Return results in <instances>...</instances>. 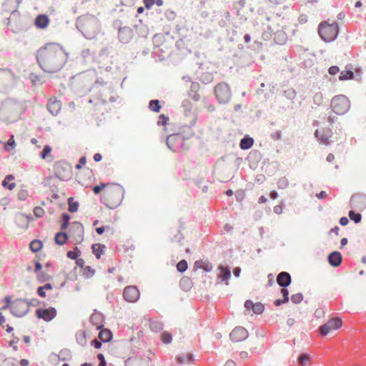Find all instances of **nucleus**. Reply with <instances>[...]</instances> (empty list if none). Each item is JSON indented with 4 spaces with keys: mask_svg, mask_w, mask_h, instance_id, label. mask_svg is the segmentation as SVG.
Wrapping results in <instances>:
<instances>
[{
    "mask_svg": "<svg viewBox=\"0 0 366 366\" xmlns=\"http://www.w3.org/2000/svg\"><path fill=\"white\" fill-rule=\"evenodd\" d=\"M40 66L47 72H55L61 69L68 59V54L61 45L50 42L41 47L36 54Z\"/></svg>",
    "mask_w": 366,
    "mask_h": 366,
    "instance_id": "f257e3e1",
    "label": "nucleus"
},
{
    "mask_svg": "<svg viewBox=\"0 0 366 366\" xmlns=\"http://www.w3.org/2000/svg\"><path fill=\"white\" fill-rule=\"evenodd\" d=\"M124 193V188L120 184L110 183L101 194V202L109 209H116L122 203Z\"/></svg>",
    "mask_w": 366,
    "mask_h": 366,
    "instance_id": "f03ea898",
    "label": "nucleus"
},
{
    "mask_svg": "<svg viewBox=\"0 0 366 366\" xmlns=\"http://www.w3.org/2000/svg\"><path fill=\"white\" fill-rule=\"evenodd\" d=\"M6 305L1 308L2 310L10 309L11 312L16 317H23L29 310V304L23 299H17L11 302V297L7 296L4 298Z\"/></svg>",
    "mask_w": 366,
    "mask_h": 366,
    "instance_id": "7ed1b4c3",
    "label": "nucleus"
},
{
    "mask_svg": "<svg viewBox=\"0 0 366 366\" xmlns=\"http://www.w3.org/2000/svg\"><path fill=\"white\" fill-rule=\"evenodd\" d=\"M16 75L9 69H0V93L6 94L16 83Z\"/></svg>",
    "mask_w": 366,
    "mask_h": 366,
    "instance_id": "20e7f679",
    "label": "nucleus"
},
{
    "mask_svg": "<svg viewBox=\"0 0 366 366\" xmlns=\"http://www.w3.org/2000/svg\"><path fill=\"white\" fill-rule=\"evenodd\" d=\"M318 33L325 41L330 42L335 40L338 34V24L335 21H323L319 25Z\"/></svg>",
    "mask_w": 366,
    "mask_h": 366,
    "instance_id": "39448f33",
    "label": "nucleus"
},
{
    "mask_svg": "<svg viewBox=\"0 0 366 366\" xmlns=\"http://www.w3.org/2000/svg\"><path fill=\"white\" fill-rule=\"evenodd\" d=\"M350 107V101L344 95H337L332 99L331 108L338 115L345 114L349 110Z\"/></svg>",
    "mask_w": 366,
    "mask_h": 366,
    "instance_id": "423d86ee",
    "label": "nucleus"
},
{
    "mask_svg": "<svg viewBox=\"0 0 366 366\" xmlns=\"http://www.w3.org/2000/svg\"><path fill=\"white\" fill-rule=\"evenodd\" d=\"M214 94L221 104L227 103L232 97V92L229 85L226 83H219L214 87Z\"/></svg>",
    "mask_w": 366,
    "mask_h": 366,
    "instance_id": "0eeeda50",
    "label": "nucleus"
},
{
    "mask_svg": "<svg viewBox=\"0 0 366 366\" xmlns=\"http://www.w3.org/2000/svg\"><path fill=\"white\" fill-rule=\"evenodd\" d=\"M84 226L79 222H74L69 229V237L75 244H80L84 239Z\"/></svg>",
    "mask_w": 366,
    "mask_h": 366,
    "instance_id": "6e6552de",
    "label": "nucleus"
},
{
    "mask_svg": "<svg viewBox=\"0 0 366 366\" xmlns=\"http://www.w3.org/2000/svg\"><path fill=\"white\" fill-rule=\"evenodd\" d=\"M55 171L56 176L61 180L70 179L72 174V167L69 162H56Z\"/></svg>",
    "mask_w": 366,
    "mask_h": 366,
    "instance_id": "1a4fd4ad",
    "label": "nucleus"
},
{
    "mask_svg": "<svg viewBox=\"0 0 366 366\" xmlns=\"http://www.w3.org/2000/svg\"><path fill=\"white\" fill-rule=\"evenodd\" d=\"M342 326V320L339 317H332L325 324L320 327L319 331L321 335L326 336L330 332L340 329Z\"/></svg>",
    "mask_w": 366,
    "mask_h": 366,
    "instance_id": "9d476101",
    "label": "nucleus"
},
{
    "mask_svg": "<svg viewBox=\"0 0 366 366\" xmlns=\"http://www.w3.org/2000/svg\"><path fill=\"white\" fill-rule=\"evenodd\" d=\"M350 205L352 208L362 211L366 208V194H355L350 199Z\"/></svg>",
    "mask_w": 366,
    "mask_h": 366,
    "instance_id": "9b49d317",
    "label": "nucleus"
},
{
    "mask_svg": "<svg viewBox=\"0 0 366 366\" xmlns=\"http://www.w3.org/2000/svg\"><path fill=\"white\" fill-rule=\"evenodd\" d=\"M19 6V0H4L1 6L2 14H15Z\"/></svg>",
    "mask_w": 366,
    "mask_h": 366,
    "instance_id": "f8f14e48",
    "label": "nucleus"
},
{
    "mask_svg": "<svg viewBox=\"0 0 366 366\" xmlns=\"http://www.w3.org/2000/svg\"><path fill=\"white\" fill-rule=\"evenodd\" d=\"M124 300L129 302H135L139 298V291L135 286H127L123 292Z\"/></svg>",
    "mask_w": 366,
    "mask_h": 366,
    "instance_id": "ddd939ff",
    "label": "nucleus"
},
{
    "mask_svg": "<svg viewBox=\"0 0 366 366\" xmlns=\"http://www.w3.org/2000/svg\"><path fill=\"white\" fill-rule=\"evenodd\" d=\"M36 315L38 318L49 322L56 317V310L51 307L46 309L39 308L36 310Z\"/></svg>",
    "mask_w": 366,
    "mask_h": 366,
    "instance_id": "4468645a",
    "label": "nucleus"
},
{
    "mask_svg": "<svg viewBox=\"0 0 366 366\" xmlns=\"http://www.w3.org/2000/svg\"><path fill=\"white\" fill-rule=\"evenodd\" d=\"M229 337L233 342H241L247 338L248 332L243 327H236L230 332Z\"/></svg>",
    "mask_w": 366,
    "mask_h": 366,
    "instance_id": "2eb2a0df",
    "label": "nucleus"
},
{
    "mask_svg": "<svg viewBox=\"0 0 366 366\" xmlns=\"http://www.w3.org/2000/svg\"><path fill=\"white\" fill-rule=\"evenodd\" d=\"M90 322L96 327L97 330H100L104 327V316L100 312H94L90 317Z\"/></svg>",
    "mask_w": 366,
    "mask_h": 366,
    "instance_id": "dca6fc26",
    "label": "nucleus"
},
{
    "mask_svg": "<svg viewBox=\"0 0 366 366\" xmlns=\"http://www.w3.org/2000/svg\"><path fill=\"white\" fill-rule=\"evenodd\" d=\"M277 284L282 287H286L291 283V276L288 272H282L277 277Z\"/></svg>",
    "mask_w": 366,
    "mask_h": 366,
    "instance_id": "f3484780",
    "label": "nucleus"
},
{
    "mask_svg": "<svg viewBox=\"0 0 366 366\" xmlns=\"http://www.w3.org/2000/svg\"><path fill=\"white\" fill-rule=\"evenodd\" d=\"M218 269L220 271V273L218 274V278L225 282V284L227 285L229 284L228 280L231 277L229 268L223 265H219L218 267Z\"/></svg>",
    "mask_w": 366,
    "mask_h": 366,
    "instance_id": "a211bd4d",
    "label": "nucleus"
},
{
    "mask_svg": "<svg viewBox=\"0 0 366 366\" xmlns=\"http://www.w3.org/2000/svg\"><path fill=\"white\" fill-rule=\"evenodd\" d=\"M47 109L52 115H57L61 110V103L59 101L50 99L47 104Z\"/></svg>",
    "mask_w": 366,
    "mask_h": 366,
    "instance_id": "6ab92c4d",
    "label": "nucleus"
},
{
    "mask_svg": "<svg viewBox=\"0 0 366 366\" xmlns=\"http://www.w3.org/2000/svg\"><path fill=\"white\" fill-rule=\"evenodd\" d=\"M328 261L331 265L337 267L342 262V255L339 252H333L329 255Z\"/></svg>",
    "mask_w": 366,
    "mask_h": 366,
    "instance_id": "aec40b11",
    "label": "nucleus"
},
{
    "mask_svg": "<svg viewBox=\"0 0 366 366\" xmlns=\"http://www.w3.org/2000/svg\"><path fill=\"white\" fill-rule=\"evenodd\" d=\"M92 252L95 255V257L97 259H100L101 256L102 254H104V253L105 252L106 246L104 244H102L100 243H97V244H94L92 246Z\"/></svg>",
    "mask_w": 366,
    "mask_h": 366,
    "instance_id": "412c9836",
    "label": "nucleus"
},
{
    "mask_svg": "<svg viewBox=\"0 0 366 366\" xmlns=\"http://www.w3.org/2000/svg\"><path fill=\"white\" fill-rule=\"evenodd\" d=\"M194 360V357L191 353L179 355L176 357V361L179 365L190 364L192 363Z\"/></svg>",
    "mask_w": 366,
    "mask_h": 366,
    "instance_id": "4be33fe9",
    "label": "nucleus"
},
{
    "mask_svg": "<svg viewBox=\"0 0 366 366\" xmlns=\"http://www.w3.org/2000/svg\"><path fill=\"white\" fill-rule=\"evenodd\" d=\"M194 267L198 269H202L205 272H210L213 268L212 264L207 260L196 261L194 262Z\"/></svg>",
    "mask_w": 366,
    "mask_h": 366,
    "instance_id": "5701e85b",
    "label": "nucleus"
},
{
    "mask_svg": "<svg viewBox=\"0 0 366 366\" xmlns=\"http://www.w3.org/2000/svg\"><path fill=\"white\" fill-rule=\"evenodd\" d=\"M14 177L12 174L6 175L4 179L2 181V186L9 190H12L15 188L16 184L14 182Z\"/></svg>",
    "mask_w": 366,
    "mask_h": 366,
    "instance_id": "b1692460",
    "label": "nucleus"
},
{
    "mask_svg": "<svg viewBox=\"0 0 366 366\" xmlns=\"http://www.w3.org/2000/svg\"><path fill=\"white\" fill-rule=\"evenodd\" d=\"M98 337L102 342H107L112 340V334L109 330L102 328L99 332Z\"/></svg>",
    "mask_w": 366,
    "mask_h": 366,
    "instance_id": "393cba45",
    "label": "nucleus"
},
{
    "mask_svg": "<svg viewBox=\"0 0 366 366\" xmlns=\"http://www.w3.org/2000/svg\"><path fill=\"white\" fill-rule=\"evenodd\" d=\"M69 234L65 232H57L54 237L55 243L58 245H64L68 240Z\"/></svg>",
    "mask_w": 366,
    "mask_h": 366,
    "instance_id": "a878e982",
    "label": "nucleus"
},
{
    "mask_svg": "<svg viewBox=\"0 0 366 366\" xmlns=\"http://www.w3.org/2000/svg\"><path fill=\"white\" fill-rule=\"evenodd\" d=\"M35 24L38 28L44 29L49 24V18L46 15H39L36 19Z\"/></svg>",
    "mask_w": 366,
    "mask_h": 366,
    "instance_id": "bb28decb",
    "label": "nucleus"
},
{
    "mask_svg": "<svg viewBox=\"0 0 366 366\" xmlns=\"http://www.w3.org/2000/svg\"><path fill=\"white\" fill-rule=\"evenodd\" d=\"M76 339L79 345L81 346H85L87 342L86 331L84 330H79L76 333Z\"/></svg>",
    "mask_w": 366,
    "mask_h": 366,
    "instance_id": "cd10ccee",
    "label": "nucleus"
},
{
    "mask_svg": "<svg viewBox=\"0 0 366 366\" xmlns=\"http://www.w3.org/2000/svg\"><path fill=\"white\" fill-rule=\"evenodd\" d=\"M281 294L282 295L283 300H276L274 302L275 306H280L281 305L286 303L289 301V292L285 287L281 289Z\"/></svg>",
    "mask_w": 366,
    "mask_h": 366,
    "instance_id": "c85d7f7f",
    "label": "nucleus"
},
{
    "mask_svg": "<svg viewBox=\"0 0 366 366\" xmlns=\"http://www.w3.org/2000/svg\"><path fill=\"white\" fill-rule=\"evenodd\" d=\"M254 144V140L251 137H244L242 139H241L239 143V147L242 149H248Z\"/></svg>",
    "mask_w": 366,
    "mask_h": 366,
    "instance_id": "c756f323",
    "label": "nucleus"
},
{
    "mask_svg": "<svg viewBox=\"0 0 366 366\" xmlns=\"http://www.w3.org/2000/svg\"><path fill=\"white\" fill-rule=\"evenodd\" d=\"M43 244L41 241L39 239H34L29 244L30 249L34 252H37L41 249Z\"/></svg>",
    "mask_w": 366,
    "mask_h": 366,
    "instance_id": "7c9ffc66",
    "label": "nucleus"
},
{
    "mask_svg": "<svg viewBox=\"0 0 366 366\" xmlns=\"http://www.w3.org/2000/svg\"><path fill=\"white\" fill-rule=\"evenodd\" d=\"M109 183H101L99 185H96L92 188V191L95 194H99L102 192V194L106 190L108 184Z\"/></svg>",
    "mask_w": 366,
    "mask_h": 366,
    "instance_id": "2f4dec72",
    "label": "nucleus"
},
{
    "mask_svg": "<svg viewBox=\"0 0 366 366\" xmlns=\"http://www.w3.org/2000/svg\"><path fill=\"white\" fill-rule=\"evenodd\" d=\"M68 204H69L68 210L70 212H75L78 210L79 203L77 202L74 201V199L72 197H70L68 199Z\"/></svg>",
    "mask_w": 366,
    "mask_h": 366,
    "instance_id": "473e14b6",
    "label": "nucleus"
},
{
    "mask_svg": "<svg viewBox=\"0 0 366 366\" xmlns=\"http://www.w3.org/2000/svg\"><path fill=\"white\" fill-rule=\"evenodd\" d=\"M354 76V74L352 71H342L339 76V79L341 81L352 79Z\"/></svg>",
    "mask_w": 366,
    "mask_h": 366,
    "instance_id": "72a5a7b5",
    "label": "nucleus"
},
{
    "mask_svg": "<svg viewBox=\"0 0 366 366\" xmlns=\"http://www.w3.org/2000/svg\"><path fill=\"white\" fill-rule=\"evenodd\" d=\"M95 273V269L90 266H85L82 269V274L86 278L92 277Z\"/></svg>",
    "mask_w": 366,
    "mask_h": 366,
    "instance_id": "f704fd0d",
    "label": "nucleus"
},
{
    "mask_svg": "<svg viewBox=\"0 0 366 366\" xmlns=\"http://www.w3.org/2000/svg\"><path fill=\"white\" fill-rule=\"evenodd\" d=\"M15 141L14 135H11L9 139L4 142V149L7 151H11L15 147Z\"/></svg>",
    "mask_w": 366,
    "mask_h": 366,
    "instance_id": "c9c22d12",
    "label": "nucleus"
},
{
    "mask_svg": "<svg viewBox=\"0 0 366 366\" xmlns=\"http://www.w3.org/2000/svg\"><path fill=\"white\" fill-rule=\"evenodd\" d=\"M161 340L164 344L170 343L172 340V336L171 333H169L168 332H163L161 334Z\"/></svg>",
    "mask_w": 366,
    "mask_h": 366,
    "instance_id": "e433bc0d",
    "label": "nucleus"
},
{
    "mask_svg": "<svg viewBox=\"0 0 366 366\" xmlns=\"http://www.w3.org/2000/svg\"><path fill=\"white\" fill-rule=\"evenodd\" d=\"M61 219H62V224L61 225V230H64L69 226V222L70 217H69V215L68 214L64 213L61 215Z\"/></svg>",
    "mask_w": 366,
    "mask_h": 366,
    "instance_id": "4c0bfd02",
    "label": "nucleus"
},
{
    "mask_svg": "<svg viewBox=\"0 0 366 366\" xmlns=\"http://www.w3.org/2000/svg\"><path fill=\"white\" fill-rule=\"evenodd\" d=\"M277 184L279 189H285L289 186V181L285 177H282L278 179Z\"/></svg>",
    "mask_w": 366,
    "mask_h": 366,
    "instance_id": "58836bf2",
    "label": "nucleus"
},
{
    "mask_svg": "<svg viewBox=\"0 0 366 366\" xmlns=\"http://www.w3.org/2000/svg\"><path fill=\"white\" fill-rule=\"evenodd\" d=\"M349 217L351 220L354 221L355 223H359L362 219V216L360 213H356L352 210L350 211Z\"/></svg>",
    "mask_w": 366,
    "mask_h": 366,
    "instance_id": "ea45409f",
    "label": "nucleus"
},
{
    "mask_svg": "<svg viewBox=\"0 0 366 366\" xmlns=\"http://www.w3.org/2000/svg\"><path fill=\"white\" fill-rule=\"evenodd\" d=\"M149 109L152 111H154L155 112H159L161 109V106L159 105V102L158 100L150 101Z\"/></svg>",
    "mask_w": 366,
    "mask_h": 366,
    "instance_id": "a19ab883",
    "label": "nucleus"
},
{
    "mask_svg": "<svg viewBox=\"0 0 366 366\" xmlns=\"http://www.w3.org/2000/svg\"><path fill=\"white\" fill-rule=\"evenodd\" d=\"M34 215L36 218H41L45 214L44 209L41 207H35L33 210Z\"/></svg>",
    "mask_w": 366,
    "mask_h": 366,
    "instance_id": "79ce46f5",
    "label": "nucleus"
},
{
    "mask_svg": "<svg viewBox=\"0 0 366 366\" xmlns=\"http://www.w3.org/2000/svg\"><path fill=\"white\" fill-rule=\"evenodd\" d=\"M80 254V251L76 247L74 251H69L66 254L68 258L71 259H77L78 256Z\"/></svg>",
    "mask_w": 366,
    "mask_h": 366,
    "instance_id": "37998d69",
    "label": "nucleus"
},
{
    "mask_svg": "<svg viewBox=\"0 0 366 366\" xmlns=\"http://www.w3.org/2000/svg\"><path fill=\"white\" fill-rule=\"evenodd\" d=\"M303 300V295L302 293H296L291 296V301L294 304H299Z\"/></svg>",
    "mask_w": 366,
    "mask_h": 366,
    "instance_id": "c03bdc74",
    "label": "nucleus"
},
{
    "mask_svg": "<svg viewBox=\"0 0 366 366\" xmlns=\"http://www.w3.org/2000/svg\"><path fill=\"white\" fill-rule=\"evenodd\" d=\"M313 102L317 106L321 105L323 102V96L322 93L317 92L315 94V95L313 96Z\"/></svg>",
    "mask_w": 366,
    "mask_h": 366,
    "instance_id": "a18cd8bd",
    "label": "nucleus"
},
{
    "mask_svg": "<svg viewBox=\"0 0 366 366\" xmlns=\"http://www.w3.org/2000/svg\"><path fill=\"white\" fill-rule=\"evenodd\" d=\"M316 136L319 137V139L320 140V142L324 144L325 145H327L329 144V137L325 136L324 134H320V132L319 130H317Z\"/></svg>",
    "mask_w": 366,
    "mask_h": 366,
    "instance_id": "49530a36",
    "label": "nucleus"
},
{
    "mask_svg": "<svg viewBox=\"0 0 366 366\" xmlns=\"http://www.w3.org/2000/svg\"><path fill=\"white\" fill-rule=\"evenodd\" d=\"M177 269L180 272L186 271V269H187V261L184 259L179 261L177 264Z\"/></svg>",
    "mask_w": 366,
    "mask_h": 366,
    "instance_id": "de8ad7c7",
    "label": "nucleus"
},
{
    "mask_svg": "<svg viewBox=\"0 0 366 366\" xmlns=\"http://www.w3.org/2000/svg\"><path fill=\"white\" fill-rule=\"evenodd\" d=\"M310 360V356L307 354H302L298 357V363L300 366H305Z\"/></svg>",
    "mask_w": 366,
    "mask_h": 366,
    "instance_id": "09e8293b",
    "label": "nucleus"
},
{
    "mask_svg": "<svg viewBox=\"0 0 366 366\" xmlns=\"http://www.w3.org/2000/svg\"><path fill=\"white\" fill-rule=\"evenodd\" d=\"M17 196L19 200L24 201L29 197V192L26 189H21L19 191Z\"/></svg>",
    "mask_w": 366,
    "mask_h": 366,
    "instance_id": "8fccbe9b",
    "label": "nucleus"
},
{
    "mask_svg": "<svg viewBox=\"0 0 366 366\" xmlns=\"http://www.w3.org/2000/svg\"><path fill=\"white\" fill-rule=\"evenodd\" d=\"M252 310L255 314H261L264 311V305L260 302L255 303Z\"/></svg>",
    "mask_w": 366,
    "mask_h": 366,
    "instance_id": "3c124183",
    "label": "nucleus"
},
{
    "mask_svg": "<svg viewBox=\"0 0 366 366\" xmlns=\"http://www.w3.org/2000/svg\"><path fill=\"white\" fill-rule=\"evenodd\" d=\"M19 342V339L18 337H14L12 340L9 341V346L13 348L14 351L18 350V343Z\"/></svg>",
    "mask_w": 366,
    "mask_h": 366,
    "instance_id": "603ef678",
    "label": "nucleus"
},
{
    "mask_svg": "<svg viewBox=\"0 0 366 366\" xmlns=\"http://www.w3.org/2000/svg\"><path fill=\"white\" fill-rule=\"evenodd\" d=\"M168 120L169 118L167 117H166L164 114H161L159 117L158 124L166 125Z\"/></svg>",
    "mask_w": 366,
    "mask_h": 366,
    "instance_id": "864d4df0",
    "label": "nucleus"
},
{
    "mask_svg": "<svg viewBox=\"0 0 366 366\" xmlns=\"http://www.w3.org/2000/svg\"><path fill=\"white\" fill-rule=\"evenodd\" d=\"M51 151V149L49 146L46 145L44 147L42 152H41V158L44 159L48 154H49Z\"/></svg>",
    "mask_w": 366,
    "mask_h": 366,
    "instance_id": "5fc2aeb1",
    "label": "nucleus"
},
{
    "mask_svg": "<svg viewBox=\"0 0 366 366\" xmlns=\"http://www.w3.org/2000/svg\"><path fill=\"white\" fill-rule=\"evenodd\" d=\"M91 345L97 349H99L102 347V341L99 340L94 339L91 342Z\"/></svg>",
    "mask_w": 366,
    "mask_h": 366,
    "instance_id": "6e6d98bb",
    "label": "nucleus"
},
{
    "mask_svg": "<svg viewBox=\"0 0 366 366\" xmlns=\"http://www.w3.org/2000/svg\"><path fill=\"white\" fill-rule=\"evenodd\" d=\"M97 358L99 360V365L98 366H106V361L104 359V356L102 354H98Z\"/></svg>",
    "mask_w": 366,
    "mask_h": 366,
    "instance_id": "4d7b16f0",
    "label": "nucleus"
},
{
    "mask_svg": "<svg viewBox=\"0 0 366 366\" xmlns=\"http://www.w3.org/2000/svg\"><path fill=\"white\" fill-rule=\"evenodd\" d=\"M339 71H340V69H339L338 66H332L329 69V73L331 75H335L336 74H337L339 72Z\"/></svg>",
    "mask_w": 366,
    "mask_h": 366,
    "instance_id": "13d9d810",
    "label": "nucleus"
},
{
    "mask_svg": "<svg viewBox=\"0 0 366 366\" xmlns=\"http://www.w3.org/2000/svg\"><path fill=\"white\" fill-rule=\"evenodd\" d=\"M146 9H149L154 3V0H143Z\"/></svg>",
    "mask_w": 366,
    "mask_h": 366,
    "instance_id": "bf43d9fd",
    "label": "nucleus"
},
{
    "mask_svg": "<svg viewBox=\"0 0 366 366\" xmlns=\"http://www.w3.org/2000/svg\"><path fill=\"white\" fill-rule=\"evenodd\" d=\"M253 306H254V303L252 302V301L251 300H247L245 302H244V307L247 310H250L253 308Z\"/></svg>",
    "mask_w": 366,
    "mask_h": 366,
    "instance_id": "052dcab7",
    "label": "nucleus"
},
{
    "mask_svg": "<svg viewBox=\"0 0 366 366\" xmlns=\"http://www.w3.org/2000/svg\"><path fill=\"white\" fill-rule=\"evenodd\" d=\"M37 294L41 297H46L45 291H44V288H42L41 287H38V289H37Z\"/></svg>",
    "mask_w": 366,
    "mask_h": 366,
    "instance_id": "680f3d73",
    "label": "nucleus"
},
{
    "mask_svg": "<svg viewBox=\"0 0 366 366\" xmlns=\"http://www.w3.org/2000/svg\"><path fill=\"white\" fill-rule=\"evenodd\" d=\"M177 138V136L171 135L167 138V144L170 147V144L174 142L175 139Z\"/></svg>",
    "mask_w": 366,
    "mask_h": 366,
    "instance_id": "e2e57ef3",
    "label": "nucleus"
},
{
    "mask_svg": "<svg viewBox=\"0 0 366 366\" xmlns=\"http://www.w3.org/2000/svg\"><path fill=\"white\" fill-rule=\"evenodd\" d=\"M349 221L346 217H342L340 219V224L342 226H345L348 224Z\"/></svg>",
    "mask_w": 366,
    "mask_h": 366,
    "instance_id": "0e129e2a",
    "label": "nucleus"
},
{
    "mask_svg": "<svg viewBox=\"0 0 366 366\" xmlns=\"http://www.w3.org/2000/svg\"><path fill=\"white\" fill-rule=\"evenodd\" d=\"M327 194L325 191H322L320 193L316 194V197L318 199H325L327 197Z\"/></svg>",
    "mask_w": 366,
    "mask_h": 366,
    "instance_id": "69168bd1",
    "label": "nucleus"
},
{
    "mask_svg": "<svg viewBox=\"0 0 366 366\" xmlns=\"http://www.w3.org/2000/svg\"><path fill=\"white\" fill-rule=\"evenodd\" d=\"M224 366H237L236 363L233 360H227Z\"/></svg>",
    "mask_w": 366,
    "mask_h": 366,
    "instance_id": "338daca9",
    "label": "nucleus"
},
{
    "mask_svg": "<svg viewBox=\"0 0 366 366\" xmlns=\"http://www.w3.org/2000/svg\"><path fill=\"white\" fill-rule=\"evenodd\" d=\"M19 364L21 366H28L29 365V361L26 359H22L20 360Z\"/></svg>",
    "mask_w": 366,
    "mask_h": 366,
    "instance_id": "774afa93",
    "label": "nucleus"
}]
</instances>
